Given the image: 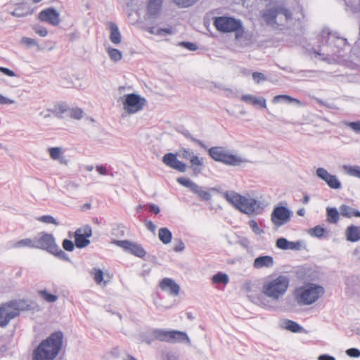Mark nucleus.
Wrapping results in <instances>:
<instances>
[{
	"label": "nucleus",
	"mask_w": 360,
	"mask_h": 360,
	"mask_svg": "<svg viewBox=\"0 0 360 360\" xmlns=\"http://www.w3.org/2000/svg\"><path fill=\"white\" fill-rule=\"evenodd\" d=\"M37 220L46 224H53L56 226L58 225V222L51 215L41 216L37 218Z\"/></svg>",
	"instance_id": "nucleus-44"
},
{
	"label": "nucleus",
	"mask_w": 360,
	"mask_h": 360,
	"mask_svg": "<svg viewBox=\"0 0 360 360\" xmlns=\"http://www.w3.org/2000/svg\"><path fill=\"white\" fill-rule=\"evenodd\" d=\"M41 297L47 302H54L57 300L58 296L49 293L47 290H43L38 292Z\"/></svg>",
	"instance_id": "nucleus-37"
},
{
	"label": "nucleus",
	"mask_w": 360,
	"mask_h": 360,
	"mask_svg": "<svg viewBox=\"0 0 360 360\" xmlns=\"http://www.w3.org/2000/svg\"><path fill=\"white\" fill-rule=\"evenodd\" d=\"M158 237L164 244H168L172 240V235L167 228H161L158 231Z\"/></svg>",
	"instance_id": "nucleus-32"
},
{
	"label": "nucleus",
	"mask_w": 360,
	"mask_h": 360,
	"mask_svg": "<svg viewBox=\"0 0 360 360\" xmlns=\"http://www.w3.org/2000/svg\"><path fill=\"white\" fill-rule=\"evenodd\" d=\"M212 282L214 284L222 283L226 285L229 283V278L227 274L222 272H218L212 277Z\"/></svg>",
	"instance_id": "nucleus-33"
},
{
	"label": "nucleus",
	"mask_w": 360,
	"mask_h": 360,
	"mask_svg": "<svg viewBox=\"0 0 360 360\" xmlns=\"http://www.w3.org/2000/svg\"><path fill=\"white\" fill-rule=\"evenodd\" d=\"M191 167L195 175L199 174L204 165L203 158H200L194 154V155L189 160Z\"/></svg>",
	"instance_id": "nucleus-24"
},
{
	"label": "nucleus",
	"mask_w": 360,
	"mask_h": 360,
	"mask_svg": "<svg viewBox=\"0 0 360 360\" xmlns=\"http://www.w3.org/2000/svg\"><path fill=\"white\" fill-rule=\"evenodd\" d=\"M340 212L341 216L347 218H352L354 217H360V212L353 209L352 207L347 205H342L340 207Z\"/></svg>",
	"instance_id": "nucleus-26"
},
{
	"label": "nucleus",
	"mask_w": 360,
	"mask_h": 360,
	"mask_svg": "<svg viewBox=\"0 0 360 360\" xmlns=\"http://www.w3.org/2000/svg\"><path fill=\"white\" fill-rule=\"evenodd\" d=\"M347 125L356 133H360V121L348 122Z\"/></svg>",
	"instance_id": "nucleus-52"
},
{
	"label": "nucleus",
	"mask_w": 360,
	"mask_h": 360,
	"mask_svg": "<svg viewBox=\"0 0 360 360\" xmlns=\"http://www.w3.org/2000/svg\"><path fill=\"white\" fill-rule=\"evenodd\" d=\"M92 236V229L85 225L77 229L75 232V244L78 248H83L90 244L89 238Z\"/></svg>",
	"instance_id": "nucleus-12"
},
{
	"label": "nucleus",
	"mask_w": 360,
	"mask_h": 360,
	"mask_svg": "<svg viewBox=\"0 0 360 360\" xmlns=\"http://www.w3.org/2000/svg\"><path fill=\"white\" fill-rule=\"evenodd\" d=\"M183 45L186 47L187 49H188L189 50H191V51H195L197 49V46L196 44H193V43H191V42H184L183 43Z\"/></svg>",
	"instance_id": "nucleus-61"
},
{
	"label": "nucleus",
	"mask_w": 360,
	"mask_h": 360,
	"mask_svg": "<svg viewBox=\"0 0 360 360\" xmlns=\"http://www.w3.org/2000/svg\"><path fill=\"white\" fill-rule=\"evenodd\" d=\"M184 242L181 240H179L175 242L173 249L175 252H181L184 250Z\"/></svg>",
	"instance_id": "nucleus-54"
},
{
	"label": "nucleus",
	"mask_w": 360,
	"mask_h": 360,
	"mask_svg": "<svg viewBox=\"0 0 360 360\" xmlns=\"http://www.w3.org/2000/svg\"><path fill=\"white\" fill-rule=\"evenodd\" d=\"M174 2L179 7L186 8L193 5L199 0H173Z\"/></svg>",
	"instance_id": "nucleus-43"
},
{
	"label": "nucleus",
	"mask_w": 360,
	"mask_h": 360,
	"mask_svg": "<svg viewBox=\"0 0 360 360\" xmlns=\"http://www.w3.org/2000/svg\"><path fill=\"white\" fill-rule=\"evenodd\" d=\"M163 0H149L148 3V11L150 15L158 14L162 7Z\"/></svg>",
	"instance_id": "nucleus-28"
},
{
	"label": "nucleus",
	"mask_w": 360,
	"mask_h": 360,
	"mask_svg": "<svg viewBox=\"0 0 360 360\" xmlns=\"http://www.w3.org/2000/svg\"><path fill=\"white\" fill-rule=\"evenodd\" d=\"M262 17L267 24L282 25L292 18L291 11L284 7H277L266 11Z\"/></svg>",
	"instance_id": "nucleus-6"
},
{
	"label": "nucleus",
	"mask_w": 360,
	"mask_h": 360,
	"mask_svg": "<svg viewBox=\"0 0 360 360\" xmlns=\"http://www.w3.org/2000/svg\"><path fill=\"white\" fill-rule=\"evenodd\" d=\"M347 240L351 242H356L360 240V226L351 225L345 231Z\"/></svg>",
	"instance_id": "nucleus-22"
},
{
	"label": "nucleus",
	"mask_w": 360,
	"mask_h": 360,
	"mask_svg": "<svg viewBox=\"0 0 360 360\" xmlns=\"http://www.w3.org/2000/svg\"><path fill=\"white\" fill-rule=\"evenodd\" d=\"M145 225L150 231L154 232L155 231L156 226L151 221H146Z\"/></svg>",
	"instance_id": "nucleus-60"
},
{
	"label": "nucleus",
	"mask_w": 360,
	"mask_h": 360,
	"mask_svg": "<svg viewBox=\"0 0 360 360\" xmlns=\"http://www.w3.org/2000/svg\"><path fill=\"white\" fill-rule=\"evenodd\" d=\"M281 100L285 101L288 103H294L298 105H302V103L300 100L285 94L275 96L272 99V102L274 103H277Z\"/></svg>",
	"instance_id": "nucleus-31"
},
{
	"label": "nucleus",
	"mask_w": 360,
	"mask_h": 360,
	"mask_svg": "<svg viewBox=\"0 0 360 360\" xmlns=\"http://www.w3.org/2000/svg\"><path fill=\"white\" fill-rule=\"evenodd\" d=\"M178 155L181 158H184L185 160H190L191 158L194 155V153L192 151H191L189 149L181 148L179 150Z\"/></svg>",
	"instance_id": "nucleus-46"
},
{
	"label": "nucleus",
	"mask_w": 360,
	"mask_h": 360,
	"mask_svg": "<svg viewBox=\"0 0 360 360\" xmlns=\"http://www.w3.org/2000/svg\"><path fill=\"white\" fill-rule=\"evenodd\" d=\"M34 30H35V32L41 37H45L48 34L47 30L44 27H37L34 29Z\"/></svg>",
	"instance_id": "nucleus-57"
},
{
	"label": "nucleus",
	"mask_w": 360,
	"mask_h": 360,
	"mask_svg": "<svg viewBox=\"0 0 360 360\" xmlns=\"http://www.w3.org/2000/svg\"><path fill=\"white\" fill-rule=\"evenodd\" d=\"M91 274L93 275L94 280L98 285H106L112 278V274H104L102 270L96 268L91 271Z\"/></svg>",
	"instance_id": "nucleus-18"
},
{
	"label": "nucleus",
	"mask_w": 360,
	"mask_h": 360,
	"mask_svg": "<svg viewBox=\"0 0 360 360\" xmlns=\"http://www.w3.org/2000/svg\"><path fill=\"white\" fill-rule=\"evenodd\" d=\"M114 243L136 257L143 258L146 255V252L143 248L136 243L124 240H115Z\"/></svg>",
	"instance_id": "nucleus-13"
},
{
	"label": "nucleus",
	"mask_w": 360,
	"mask_h": 360,
	"mask_svg": "<svg viewBox=\"0 0 360 360\" xmlns=\"http://www.w3.org/2000/svg\"><path fill=\"white\" fill-rule=\"evenodd\" d=\"M38 18L40 21L46 22L53 26H57L60 22V15L53 8L42 10L39 13Z\"/></svg>",
	"instance_id": "nucleus-14"
},
{
	"label": "nucleus",
	"mask_w": 360,
	"mask_h": 360,
	"mask_svg": "<svg viewBox=\"0 0 360 360\" xmlns=\"http://www.w3.org/2000/svg\"><path fill=\"white\" fill-rule=\"evenodd\" d=\"M327 221L330 224H335L338 221L340 212L339 213L338 210L334 207H328L326 209Z\"/></svg>",
	"instance_id": "nucleus-29"
},
{
	"label": "nucleus",
	"mask_w": 360,
	"mask_h": 360,
	"mask_svg": "<svg viewBox=\"0 0 360 360\" xmlns=\"http://www.w3.org/2000/svg\"><path fill=\"white\" fill-rule=\"evenodd\" d=\"M160 288L163 291H167L172 295H178L179 292V286L174 280L169 278H165L160 282Z\"/></svg>",
	"instance_id": "nucleus-17"
},
{
	"label": "nucleus",
	"mask_w": 360,
	"mask_h": 360,
	"mask_svg": "<svg viewBox=\"0 0 360 360\" xmlns=\"http://www.w3.org/2000/svg\"><path fill=\"white\" fill-rule=\"evenodd\" d=\"M288 240L284 238H280L276 240V246L281 250H288Z\"/></svg>",
	"instance_id": "nucleus-49"
},
{
	"label": "nucleus",
	"mask_w": 360,
	"mask_h": 360,
	"mask_svg": "<svg viewBox=\"0 0 360 360\" xmlns=\"http://www.w3.org/2000/svg\"><path fill=\"white\" fill-rule=\"evenodd\" d=\"M192 192L197 194L198 197L203 200H209L211 198V195L208 191L203 190L198 185L197 188H194Z\"/></svg>",
	"instance_id": "nucleus-40"
},
{
	"label": "nucleus",
	"mask_w": 360,
	"mask_h": 360,
	"mask_svg": "<svg viewBox=\"0 0 360 360\" xmlns=\"http://www.w3.org/2000/svg\"><path fill=\"white\" fill-rule=\"evenodd\" d=\"M318 360H335V359L332 356L323 354L319 356Z\"/></svg>",
	"instance_id": "nucleus-62"
},
{
	"label": "nucleus",
	"mask_w": 360,
	"mask_h": 360,
	"mask_svg": "<svg viewBox=\"0 0 360 360\" xmlns=\"http://www.w3.org/2000/svg\"><path fill=\"white\" fill-rule=\"evenodd\" d=\"M316 174L319 177L326 181L330 188L338 189L341 187V183L337 177L335 175L329 174L326 169L321 167L318 168L316 170Z\"/></svg>",
	"instance_id": "nucleus-16"
},
{
	"label": "nucleus",
	"mask_w": 360,
	"mask_h": 360,
	"mask_svg": "<svg viewBox=\"0 0 360 360\" xmlns=\"http://www.w3.org/2000/svg\"><path fill=\"white\" fill-rule=\"evenodd\" d=\"M83 117V111L82 109L76 108H72L70 111V117L75 120H80Z\"/></svg>",
	"instance_id": "nucleus-47"
},
{
	"label": "nucleus",
	"mask_w": 360,
	"mask_h": 360,
	"mask_svg": "<svg viewBox=\"0 0 360 360\" xmlns=\"http://www.w3.org/2000/svg\"><path fill=\"white\" fill-rule=\"evenodd\" d=\"M290 286V278L283 274L271 275L264 281L262 293L273 300H278L287 292Z\"/></svg>",
	"instance_id": "nucleus-2"
},
{
	"label": "nucleus",
	"mask_w": 360,
	"mask_h": 360,
	"mask_svg": "<svg viewBox=\"0 0 360 360\" xmlns=\"http://www.w3.org/2000/svg\"><path fill=\"white\" fill-rule=\"evenodd\" d=\"M50 157L52 160H60V162H63L62 158L63 150L59 147H53L49 149Z\"/></svg>",
	"instance_id": "nucleus-36"
},
{
	"label": "nucleus",
	"mask_w": 360,
	"mask_h": 360,
	"mask_svg": "<svg viewBox=\"0 0 360 360\" xmlns=\"http://www.w3.org/2000/svg\"><path fill=\"white\" fill-rule=\"evenodd\" d=\"M343 168L347 174L360 179V167L345 165Z\"/></svg>",
	"instance_id": "nucleus-38"
},
{
	"label": "nucleus",
	"mask_w": 360,
	"mask_h": 360,
	"mask_svg": "<svg viewBox=\"0 0 360 360\" xmlns=\"http://www.w3.org/2000/svg\"><path fill=\"white\" fill-rule=\"evenodd\" d=\"M241 101L245 103H250L252 105H259L262 108H266V101L263 97L257 98L250 94L243 95L240 98Z\"/></svg>",
	"instance_id": "nucleus-20"
},
{
	"label": "nucleus",
	"mask_w": 360,
	"mask_h": 360,
	"mask_svg": "<svg viewBox=\"0 0 360 360\" xmlns=\"http://www.w3.org/2000/svg\"><path fill=\"white\" fill-rule=\"evenodd\" d=\"M146 103L145 98L134 93L124 95L122 101L123 109L129 115L142 110Z\"/></svg>",
	"instance_id": "nucleus-7"
},
{
	"label": "nucleus",
	"mask_w": 360,
	"mask_h": 360,
	"mask_svg": "<svg viewBox=\"0 0 360 360\" xmlns=\"http://www.w3.org/2000/svg\"><path fill=\"white\" fill-rule=\"evenodd\" d=\"M23 41L28 44H34L35 43V41L31 38H25Z\"/></svg>",
	"instance_id": "nucleus-64"
},
{
	"label": "nucleus",
	"mask_w": 360,
	"mask_h": 360,
	"mask_svg": "<svg viewBox=\"0 0 360 360\" xmlns=\"http://www.w3.org/2000/svg\"><path fill=\"white\" fill-rule=\"evenodd\" d=\"M324 292L321 285L309 283L297 288L294 291V297L299 304L310 305L322 297Z\"/></svg>",
	"instance_id": "nucleus-3"
},
{
	"label": "nucleus",
	"mask_w": 360,
	"mask_h": 360,
	"mask_svg": "<svg viewBox=\"0 0 360 360\" xmlns=\"http://www.w3.org/2000/svg\"><path fill=\"white\" fill-rule=\"evenodd\" d=\"M14 103V101L7 98L4 97V96L0 94V105H4V104H13Z\"/></svg>",
	"instance_id": "nucleus-58"
},
{
	"label": "nucleus",
	"mask_w": 360,
	"mask_h": 360,
	"mask_svg": "<svg viewBox=\"0 0 360 360\" xmlns=\"http://www.w3.org/2000/svg\"><path fill=\"white\" fill-rule=\"evenodd\" d=\"M108 26L110 30V39L114 44H119L122 41V36L117 25L112 22H109Z\"/></svg>",
	"instance_id": "nucleus-21"
},
{
	"label": "nucleus",
	"mask_w": 360,
	"mask_h": 360,
	"mask_svg": "<svg viewBox=\"0 0 360 360\" xmlns=\"http://www.w3.org/2000/svg\"><path fill=\"white\" fill-rule=\"evenodd\" d=\"M226 201L239 211L251 215L255 213L257 202L255 199L248 198L236 192L224 193Z\"/></svg>",
	"instance_id": "nucleus-5"
},
{
	"label": "nucleus",
	"mask_w": 360,
	"mask_h": 360,
	"mask_svg": "<svg viewBox=\"0 0 360 360\" xmlns=\"http://www.w3.org/2000/svg\"><path fill=\"white\" fill-rule=\"evenodd\" d=\"M13 248H36V242L30 238H25L17 241L13 245Z\"/></svg>",
	"instance_id": "nucleus-35"
},
{
	"label": "nucleus",
	"mask_w": 360,
	"mask_h": 360,
	"mask_svg": "<svg viewBox=\"0 0 360 360\" xmlns=\"http://www.w3.org/2000/svg\"><path fill=\"white\" fill-rule=\"evenodd\" d=\"M213 25L216 30L222 33L234 32L236 39L242 38L245 31L240 20L232 17H215Z\"/></svg>",
	"instance_id": "nucleus-4"
},
{
	"label": "nucleus",
	"mask_w": 360,
	"mask_h": 360,
	"mask_svg": "<svg viewBox=\"0 0 360 360\" xmlns=\"http://www.w3.org/2000/svg\"><path fill=\"white\" fill-rule=\"evenodd\" d=\"M346 354L351 357L357 358L360 356V351L356 348L348 349L346 351Z\"/></svg>",
	"instance_id": "nucleus-53"
},
{
	"label": "nucleus",
	"mask_w": 360,
	"mask_h": 360,
	"mask_svg": "<svg viewBox=\"0 0 360 360\" xmlns=\"http://www.w3.org/2000/svg\"><path fill=\"white\" fill-rule=\"evenodd\" d=\"M301 244L300 242H290L288 241V250H299Z\"/></svg>",
	"instance_id": "nucleus-55"
},
{
	"label": "nucleus",
	"mask_w": 360,
	"mask_h": 360,
	"mask_svg": "<svg viewBox=\"0 0 360 360\" xmlns=\"http://www.w3.org/2000/svg\"><path fill=\"white\" fill-rule=\"evenodd\" d=\"M162 162L168 167L174 169L180 172L186 171L187 165L177 159L176 155L167 153L162 158Z\"/></svg>",
	"instance_id": "nucleus-15"
},
{
	"label": "nucleus",
	"mask_w": 360,
	"mask_h": 360,
	"mask_svg": "<svg viewBox=\"0 0 360 360\" xmlns=\"http://www.w3.org/2000/svg\"><path fill=\"white\" fill-rule=\"evenodd\" d=\"M35 242L36 248L46 250L56 255L64 254L63 251L56 244L55 239L51 234L41 233Z\"/></svg>",
	"instance_id": "nucleus-10"
},
{
	"label": "nucleus",
	"mask_w": 360,
	"mask_h": 360,
	"mask_svg": "<svg viewBox=\"0 0 360 360\" xmlns=\"http://www.w3.org/2000/svg\"><path fill=\"white\" fill-rule=\"evenodd\" d=\"M75 245L72 241L68 239H65L63 241V248L69 252H71L74 250Z\"/></svg>",
	"instance_id": "nucleus-50"
},
{
	"label": "nucleus",
	"mask_w": 360,
	"mask_h": 360,
	"mask_svg": "<svg viewBox=\"0 0 360 360\" xmlns=\"http://www.w3.org/2000/svg\"><path fill=\"white\" fill-rule=\"evenodd\" d=\"M283 327L292 333H301L303 331L302 327L292 320L285 321L283 322Z\"/></svg>",
	"instance_id": "nucleus-34"
},
{
	"label": "nucleus",
	"mask_w": 360,
	"mask_h": 360,
	"mask_svg": "<svg viewBox=\"0 0 360 360\" xmlns=\"http://www.w3.org/2000/svg\"><path fill=\"white\" fill-rule=\"evenodd\" d=\"M63 334L60 331L51 333L34 349L32 360H54L63 346Z\"/></svg>",
	"instance_id": "nucleus-1"
},
{
	"label": "nucleus",
	"mask_w": 360,
	"mask_h": 360,
	"mask_svg": "<svg viewBox=\"0 0 360 360\" xmlns=\"http://www.w3.org/2000/svg\"><path fill=\"white\" fill-rule=\"evenodd\" d=\"M96 171L99 173L101 175H105L107 174V169L103 165H97L96 167Z\"/></svg>",
	"instance_id": "nucleus-59"
},
{
	"label": "nucleus",
	"mask_w": 360,
	"mask_h": 360,
	"mask_svg": "<svg viewBox=\"0 0 360 360\" xmlns=\"http://www.w3.org/2000/svg\"><path fill=\"white\" fill-rule=\"evenodd\" d=\"M290 217V211L285 207L279 206L274 209L271 215V220L274 225L278 228L288 223Z\"/></svg>",
	"instance_id": "nucleus-11"
},
{
	"label": "nucleus",
	"mask_w": 360,
	"mask_h": 360,
	"mask_svg": "<svg viewBox=\"0 0 360 360\" xmlns=\"http://www.w3.org/2000/svg\"><path fill=\"white\" fill-rule=\"evenodd\" d=\"M148 31L151 34H158V35L171 34L173 32V30L172 28L155 29V27H150Z\"/></svg>",
	"instance_id": "nucleus-42"
},
{
	"label": "nucleus",
	"mask_w": 360,
	"mask_h": 360,
	"mask_svg": "<svg viewBox=\"0 0 360 360\" xmlns=\"http://www.w3.org/2000/svg\"><path fill=\"white\" fill-rule=\"evenodd\" d=\"M177 182L181 185L190 188L191 191H193L194 188H197V184L188 178L179 177L177 179Z\"/></svg>",
	"instance_id": "nucleus-41"
},
{
	"label": "nucleus",
	"mask_w": 360,
	"mask_h": 360,
	"mask_svg": "<svg viewBox=\"0 0 360 360\" xmlns=\"http://www.w3.org/2000/svg\"><path fill=\"white\" fill-rule=\"evenodd\" d=\"M154 340L161 342H169L170 330L163 329H155L152 332Z\"/></svg>",
	"instance_id": "nucleus-25"
},
{
	"label": "nucleus",
	"mask_w": 360,
	"mask_h": 360,
	"mask_svg": "<svg viewBox=\"0 0 360 360\" xmlns=\"http://www.w3.org/2000/svg\"><path fill=\"white\" fill-rule=\"evenodd\" d=\"M149 210L150 212H153L156 214L160 212V208L158 207V206L155 205H150L149 206Z\"/></svg>",
	"instance_id": "nucleus-63"
},
{
	"label": "nucleus",
	"mask_w": 360,
	"mask_h": 360,
	"mask_svg": "<svg viewBox=\"0 0 360 360\" xmlns=\"http://www.w3.org/2000/svg\"><path fill=\"white\" fill-rule=\"evenodd\" d=\"M0 72L9 77H14L15 75L13 70L7 68L0 67Z\"/></svg>",
	"instance_id": "nucleus-56"
},
{
	"label": "nucleus",
	"mask_w": 360,
	"mask_h": 360,
	"mask_svg": "<svg viewBox=\"0 0 360 360\" xmlns=\"http://www.w3.org/2000/svg\"><path fill=\"white\" fill-rule=\"evenodd\" d=\"M252 76L257 84H259L261 82L266 80V77L262 72H254Z\"/></svg>",
	"instance_id": "nucleus-48"
},
{
	"label": "nucleus",
	"mask_w": 360,
	"mask_h": 360,
	"mask_svg": "<svg viewBox=\"0 0 360 360\" xmlns=\"http://www.w3.org/2000/svg\"><path fill=\"white\" fill-rule=\"evenodd\" d=\"M107 51L112 60L117 62L122 59V53L118 49L110 47Z\"/></svg>",
	"instance_id": "nucleus-39"
},
{
	"label": "nucleus",
	"mask_w": 360,
	"mask_h": 360,
	"mask_svg": "<svg viewBox=\"0 0 360 360\" xmlns=\"http://www.w3.org/2000/svg\"><path fill=\"white\" fill-rule=\"evenodd\" d=\"M30 13V9L26 4H18L12 12L13 15L16 17H24Z\"/></svg>",
	"instance_id": "nucleus-27"
},
{
	"label": "nucleus",
	"mask_w": 360,
	"mask_h": 360,
	"mask_svg": "<svg viewBox=\"0 0 360 360\" xmlns=\"http://www.w3.org/2000/svg\"><path fill=\"white\" fill-rule=\"evenodd\" d=\"M326 229L320 226H316L310 230V234L315 237H321L324 235Z\"/></svg>",
	"instance_id": "nucleus-45"
},
{
	"label": "nucleus",
	"mask_w": 360,
	"mask_h": 360,
	"mask_svg": "<svg viewBox=\"0 0 360 360\" xmlns=\"http://www.w3.org/2000/svg\"><path fill=\"white\" fill-rule=\"evenodd\" d=\"M68 110V107L65 103H58L55 104L53 108L50 109L49 111L58 117H61L62 115L67 112Z\"/></svg>",
	"instance_id": "nucleus-30"
},
{
	"label": "nucleus",
	"mask_w": 360,
	"mask_h": 360,
	"mask_svg": "<svg viewBox=\"0 0 360 360\" xmlns=\"http://www.w3.org/2000/svg\"><path fill=\"white\" fill-rule=\"evenodd\" d=\"M189 338L186 333L175 330H170L169 342H189Z\"/></svg>",
	"instance_id": "nucleus-23"
},
{
	"label": "nucleus",
	"mask_w": 360,
	"mask_h": 360,
	"mask_svg": "<svg viewBox=\"0 0 360 360\" xmlns=\"http://www.w3.org/2000/svg\"><path fill=\"white\" fill-rule=\"evenodd\" d=\"M249 226L252 229V231L256 234H260L263 232L262 230L260 229L258 226L257 221L255 220H250L249 221Z\"/></svg>",
	"instance_id": "nucleus-51"
},
{
	"label": "nucleus",
	"mask_w": 360,
	"mask_h": 360,
	"mask_svg": "<svg viewBox=\"0 0 360 360\" xmlns=\"http://www.w3.org/2000/svg\"><path fill=\"white\" fill-rule=\"evenodd\" d=\"M210 156L215 161L223 162L226 165H238L242 162V160L229 153L222 147H212L209 149Z\"/></svg>",
	"instance_id": "nucleus-8"
},
{
	"label": "nucleus",
	"mask_w": 360,
	"mask_h": 360,
	"mask_svg": "<svg viewBox=\"0 0 360 360\" xmlns=\"http://www.w3.org/2000/svg\"><path fill=\"white\" fill-rule=\"evenodd\" d=\"M274 264V258L269 255L260 256L254 261V267L255 269L270 268Z\"/></svg>",
	"instance_id": "nucleus-19"
},
{
	"label": "nucleus",
	"mask_w": 360,
	"mask_h": 360,
	"mask_svg": "<svg viewBox=\"0 0 360 360\" xmlns=\"http://www.w3.org/2000/svg\"><path fill=\"white\" fill-rule=\"evenodd\" d=\"M20 314L18 304L15 301H11L0 306V327L8 325L10 321Z\"/></svg>",
	"instance_id": "nucleus-9"
}]
</instances>
